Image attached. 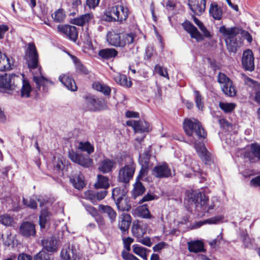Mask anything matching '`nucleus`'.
Instances as JSON below:
<instances>
[{"label": "nucleus", "mask_w": 260, "mask_h": 260, "mask_svg": "<svg viewBox=\"0 0 260 260\" xmlns=\"http://www.w3.org/2000/svg\"><path fill=\"white\" fill-rule=\"evenodd\" d=\"M14 222L13 218L8 214L0 215V223L6 226L12 225Z\"/></svg>", "instance_id": "603ef678"}, {"label": "nucleus", "mask_w": 260, "mask_h": 260, "mask_svg": "<svg viewBox=\"0 0 260 260\" xmlns=\"http://www.w3.org/2000/svg\"><path fill=\"white\" fill-rule=\"evenodd\" d=\"M242 64L243 69L246 71L251 72L254 70V56L251 50L247 49L243 52Z\"/></svg>", "instance_id": "2eb2a0df"}, {"label": "nucleus", "mask_w": 260, "mask_h": 260, "mask_svg": "<svg viewBox=\"0 0 260 260\" xmlns=\"http://www.w3.org/2000/svg\"><path fill=\"white\" fill-rule=\"evenodd\" d=\"M114 79L117 83L125 87H130L133 84L131 80H127L126 75L119 73L114 76Z\"/></svg>", "instance_id": "c9c22d12"}, {"label": "nucleus", "mask_w": 260, "mask_h": 260, "mask_svg": "<svg viewBox=\"0 0 260 260\" xmlns=\"http://www.w3.org/2000/svg\"><path fill=\"white\" fill-rule=\"evenodd\" d=\"M121 256L124 260H140L133 254L123 250L121 252Z\"/></svg>", "instance_id": "052dcab7"}, {"label": "nucleus", "mask_w": 260, "mask_h": 260, "mask_svg": "<svg viewBox=\"0 0 260 260\" xmlns=\"http://www.w3.org/2000/svg\"><path fill=\"white\" fill-rule=\"evenodd\" d=\"M122 241L124 247L126 250V251L128 252L131 250V245L134 242V239L129 237L127 238L123 237Z\"/></svg>", "instance_id": "bf43d9fd"}, {"label": "nucleus", "mask_w": 260, "mask_h": 260, "mask_svg": "<svg viewBox=\"0 0 260 260\" xmlns=\"http://www.w3.org/2000/svg\"><path fill=\"white\" fill-rule=\"evenodd\" d=\"M145 187L141 182V180H136L133 190L134 198H136L138 196L142 195L145 192Z\"/></svg>", "instance_id": "ea45409f"}, {"label": "nucleus", "mask_w": 260, "mask_h": 260, "mask_svg": "<svg viewBox=\"0 0 260 260\" xmlns=\"http://www.w3.org/2000/svg\"><path fill=\"white\" fill-rule=\"evenodd\" d=\"M132 222V217L127 213H122L119 217L118 227L123 235L128 234Z\"/></svg>", "instance_id": "412c9836"}, {"label": "nucleus", "mask_w": 260, "mask_h": 260, "mask_svg": "<svg viewBox=\"0 0 260 260\" xmlns=\"http://www.w3.org/2000/svg\"><path fill=\"white\" fill-rule=\"evenodd\" d=\"M73 58L74 62L75 63L76 71L77 73L84 75H87L89 74V71L86 67V66L82 63L78 58L75 56H73Z\"/></svg>", "instance_id": "e433bc0d"}, {"label": "nucleus", "mask_w": 260, "mask_h": 260, "mask_svg": "<svg viewBox=\"0 0 260 260\" xmlns=\"http://www.w3.org/2000/svg\"><path fill=\"white\" fill-rule=\"evenodd\" d=\"M184 29L189 34L190 37L200 42L204 40V37L197 28L190 21L185 20L181 24Z\"/></svg>", "instance_id": "ddd939ff"}, {"label": "nucleus", "mask_w": 260, "mask_h": 260, "mask_svg": "<svg viewBox=\"0 0 260 260\" xmlns=\"http://www.w3.org/2000/svg\"><path fill=\"white\" fill-rule=\"evenodd\" d=\"M10 59L5 54L0 52V71L11 69Z\"/></svg>", "instance_id": "79ce46f5"}, {"label": "nucleus", "mask_w": 260, "mask_h": 260, "mask_svg": "<svg viewBox=\"0 0 260 260\" xmlns=\"http://www.w3.org/2000/svg\"><path fill=\"white\" fill-rule=\"evenodd\" d=\"M154 69L155 73H157L159 76L167 78L168 79L169 78L168 71L166 68L163 69L161 66L157 64L155 66Z\"/></svg>", "instance_id": "4d7b16f0"}, {"label": "nucleus", "mask_w": 260, "mask_h": 260, "mask_svg": "<svg viewBox=\"0 0 260 260\" xmlns=\"http://www.w3.org/2000/svg\"><path fill=\"white\" fill-rule=\"evenodd\" d=\"M156 196L150 193H147L145 195L141 200L139 201V203L141 204L145 202L150 201L154 200Z\"/></svg>", "instance_id": "0e129e2a"}, {"label": "nucleus", "mask_w": 260, "mask_h": 260, "mask_svg": "<svg viewBox=\"0 0 260 260\" xmlns=\"http://www.w3.org/2000/svg\"><path fill=\"white\" fill-rule=\"evenodd\" d=\"M118 53V51L114 48H105L100 50L98 55L104 60H109L115 58Z\"/></svg>", "instance_id": "cd10ccee"}, {"label": "nucleus", "mask_w": 260, "mask_h": 260, "mask_svg": "<svg viewBox=\"0 0 260 260\" xmlns=\"http://www.w3.org/2000/svg\"><path fill=\"white\" fill-rule=\"evenodd\" d=\"M244 156L248 158L251 163H254L260 160V145L252 143L250 145V151L245 152Z\"/></svg>", "instance_id": "a211bd4d"}, {"label": "nucleus", "mask_w": 260, "mask_h": 260, "mask_svg": "<svg viewBox=\"0 0 260 260\" xmlns=\"http://www.w3.org/2000/svg\"><path fill=\"white\" fill-rule=\"evenodd\" d=\"M69 157L73 162L84 168L91 167L93 164V160L88 155L78 153L73 150L69 152Z\"/></svg>", "instance_id": "6e6552de"}, {"label": "nucleus", "mask_w": 260, "mask_h": 260, "mask_svg": "<svg viewBox=\"0 0 260 260\" xmlns=\"http://www.w3.org/2000/svg\"><path fill=\"white\" fill-rule=\"evenodd\" d=\"M187 245L188 249L190 252L197 253L201 252H205L206 250L204 248V243L200 240L190 241L188 242Z\"/></svg>", "instance_id": "bb28decb"}, {"label": "nucleus", "mask_w": 260, "mask_h": 260, "mask_svg": "<svg viewBox=\"0 0 260 260\" xmlns=\"http://www.w3.org/2000/svg\"><path fill=\"white\" fill-rule=\"evenodd\" d=\"M135 171L136 164L133 159L131 158L128 164L125 165L119 169L117 176L118 181L125 184L129 183L130 180L133 178Z\"/></svg>", "instance_id": "39448f33"}, {"label": "nucleus", "mask_w": 260, "mask_h": 260, "mask_svg": "<svg viewBox=\"0 0 260 260\" xmlns=\"http://www.w3.org/2000/svg\"><path fill=\"white\" fill-rule=\"evenodd\" d=\"M83 206L84 207V208L85 209L86 211L88 212L92 216L94 217L98 215V211L95 207L91 205L84 204H83Z\"/></svg>", "instance_id": "680f3d73"}, {"label": "nucleus", "mask_w": 260, "mask_h": 260, "mask_svg": "<svg viewBox=\"0 0 260 260\" xmlns=\"http://www.w3.org/2000/svg\"><path fill=\"white\" fill-rule=\"evenodd\" d=\"M206 0H189L188 6L194 15L200 16L206 9Z\"/></svg>", "instance_id": "f3484780"}, {"label": "nucleus", "mask_w": 260, "mask_h": 260, "mask_svg": "<svg viewBox=\"0 0 260 260\" xmlns=\"http://www.w3.org/2000/svg\"><path fill=\"white\" fill-rule=\"evenodd\" d=\"M128 190L126 186H117L114 188L112 191V198L114 202L127 196Z\"/></svg>", "instance_id": "b1692460"}, {"label": "nucleus", "mask_w": 260, "mask_h": 260, "mask_svg": "<svg viewBox=\"0 0 260 260\" xmlns=\"http://www.w3.org/2000/svg\"><path fill=\"white\" fill-rule=\"evenodd\" d=\"M34 260H54V259L50 254L42 249L34 256Z\"/></svg>", "instance_id": "49530a36"}, {"label": "nucleus", "mask_w": 260, "mask_h": 260, "mask_svg": "<svg viewBox=\"0 0 260 260\" xmlns=\"http://www.w3.org/2000/svg\"><path fill=\"white\" fill-rule=\"evenodd\" d=\"M133 252L137 255L140 256L143 259L147 258V249L143 247L140 246L138 244L133 245Z\"/></svg>", "instance_id": "09e8293b"}, {"label": "nucleus", "mask_w": 260, "mask_h": 260, "mask_svg": "<svg viewBox=\"0 0 260 260\" xmlns=\"http://www.w3.org/2000/svg\"><path fill=\"white\" fill-rule=\"evenodd\" d=\"M183 128L186 134L189 137L196 136L199 139H205L207 135L201 123L196 119L193 120L185 119L183 122Z\"/></svg>", "instance_id": "7ed1b4c3"}, {"label": "nucleus", "mask_w": 260, "mask_h": 260, "mask_svg": "<svg viewBox=\"0 0 260 260\" xmlns=\"http://www.w3.org/2000/svg\"><path fill=\"white\" fill-rule=\"evenodd\" d=\"M109 186V178L102 175H98L97 176V181L94 184L95 188H104L106 190Z\"/></svg>", "instance_id": "473e14b6"}, {"label": "nucleus", "mask_w": 260, "mask_h": 260, "mask_svg": "<svg viewBox=\"0 0 260 260\" xmlns=\"http://www.w3.org/2000/svg\"><path fill=\"white\" fill-rule=\"evenodd\" d=\"M26 53L28 59L27 64L30 71L37 69L36 73H33V81L36 84V88L40 90L41 87L44 92L48 91V86L53 85V82L42 75V67L39 65V54L35 44L34 43H28Z\"/></svg>", "instance_id": "f257e3e1"}, {"label": "nucleus", "mask_w": 260, "mask_h": 260, "mask_svg": "<svg viewBox=\"0 0 260 260\" xmlns=\"http://www.w3.org/2000/svg\"><path fill=\"white\" fill-rule=\"evenodd\" d=\"M153 172L155 176L159 178H168L172 175L171 169L166 162L155 166L153 169Z\"/></svg>", "instance_id": "aec40b11"}, {"label": "nucleus", "mask_w": 260, "mask_h": 260, "mask_svg": "<svg viewBox=\"0 0 260 260\" xmlns=\"http://www.w3.org/2000/svg\"><path fill=\"white\" fill-rule=\"evenodd\" d=\"M92 87L105 95L109 96L111 94V89L109 86L102 84L99 82H94L92 84Z\"/></svg>", "instance_id": "72a5a7b5"}, {"label": "nucleus", "mask_w": 260, "mask_h": 260, "mask_svg": "<svg viewBox=\"0 0 260 260\" xmlns=\"http://www.w3.org/2000/svg\"><path fill=\"white\" fill-rule=\"evenodd\" d=\"M70 181L73 186L79 190L82 189L86 186L84 176L81 173L73 176L70 178Z\"/></svg>", "instance_id": "393cba45"}, {"label": "nucleus", "mask_w": 260, "mask_h": 260, "mask_svg": "<svg viewBox=\"0 0 260 260\" xmlns=\"http://www.w3.org/2000/svg\"><path fill=\"white\" fill-rule=\"evenodd\" d=\"M57 29L58 31L64 35L69 39L75 42L78 39L77 28L73 25L68 24H59Z\"/></svg>", "instance_id": "9b49d317"}, {"label": "nucleus", "mask_w": 260, "mask_h": 260, "mask_svg": "<svg viewBox=\"0 0 260 260\" xmlns=\"http://www.w3.org/2000/svg\"><path fill=\"white\" fill-rule=\"evenodd\" d=\"M219 31L225 37L228 51L231 53H236L238 46L236 36L239 34H242L243 30L237 27L226 28L223 25L220 27Z\"/></svg>", "instance_id": "f03ea898"}, {"label": "nucleus", "mask_w": 260, "mask_h": 260, "mask_svg": "<svg viewBox=\"0 0 260 260\" xmlns=\"http://www.w3.org/2000/svg\"><path fill=\"white\" fill-rule=\"evenodd\" d=\"M248 81L252 84V87L255 92L254 100L257 103L260 104V83L251 78Z\"/></svg>", "instance_id": "a18cd8bd"}, {"label": "nucleus", "mask_w": 260, "mask_h": 260, "mask_svg": "<svg viewBox=\"0 0 260 260\" xmlns=\"http://www.w3.org/2000/svg\"><path fill=\"white\" fill-rule=\"evenodd\" d=\"M137 216L144 219H151L154 217L151 215L147 204H145L137 208Z\"/></svg>", "instance_id": "7c9ffc66"}, {"label": "nucleus", "mask_w": 260, "mask_h": 260, "mask_svg": "<svg viewBox=\"0 0 260 260\" xmlns=\"http://www.w3.org/2000/svg\"><path fill=\"white\" fill-rule=\"evenodd\" d=\"M127 7L122 5H117L110 8L106 13L105 20L108 22L119 21L126 20L129 15Z\"/></svg>", "instance_id": "20e7f679"}, {"label": "nucleus", "mask_w": 260, "mask_h": 260, "mask_svg": "<svg viewBox=\"0 0 260 260\" xmlns=\"http://www.w3.org/2000/svg\"><path fill=\"white\" fill-rule=\"evenodd\" d=\"M19 233L26 238L35 236L36 234L35 225L29 221H24L19 227Z\"/></svg>", "instance_id": "6ab92c4d"}, {"label": "nucleus", "mask_w": 260, "mask_h": 260, "mask_svg": "<svg viewBox=\"0 0 260 260\" xmlns=\"http://www.w3.org/2000/svg\"><path fill=\"white\" fill-rule=\"evenodd\" d=\"M98 209L101 213L107 214L111 222L115 220L117 214L111 206L101 204L99 205Z\"/></svg>", "instance_id": "2f4dec72"}, {"label": "nucleus", "mask_w": 260, "mask_h": 260, "mask_svg": "<svg viewBox=\"0 0 260 260\" xmlns=\"http://www.w3.org/2000/svg\"><path fill=\"white\" fill-rule=\"evenodd\" d=\"M223 219V216H215L214 217L206 219L203 221L198 222V225L200 226L204 224H217Z\"/></svg>", "instance_id": "8fccbe9b"}, {"label": "nucleus", "mask_w": 260, "mask_h": 260, "mask_svg": "<svg viewBox=\"0 0 260 260\" xmlns=\"http://www.w3.org/2000/svg\"><path fill=\"white\" fill-rule=\"evenodd\" d=\"M135 133H145L149 131V124L145 120H139L137 121L135 125Z\"/></svg>", "instance_id": "58836bf2"}, {"label": "nucleus", "mask_w": 260, "mask_h": 260, "mask_svg": "<svg viewBox=\"0 0 260 260\" xmlns=\"http://www.w3.org/2000/svg\"><path fill=\"white\" fill-rule=\"evenodd\" d=\"M78 149L81 151L86 152L88 154H90L94 152V148L89 141L85 142H80L79 143Z\"/></svg>", "instance_id": "37998d69"}, {"label": "nucleus", "mask_w": 260, "mask_h": 260, "mask_svg": "<svg viewBox=\"0 0 260 260\" xmlns=\"http://www.w3.org/2000/svg\"><path fill=\"white\" fill-rule=\"evenodd\" d=\"M135 35L133 33L125 34L123 36L121 42L124 44L121 47H124L126 44H131L134 41Z\"/></svg>", "instance_id": "6e6d98bb"}, {"label": "nucleus", "mask_w": 260, "mask_h": 260, "mask_svg": "<svg viewBox=\"0 0 260 260\" xmlns=\"http://www.w3.org/2000/svg\"><path fill=\"white\" fill-rule=\"evenodd\" d=\"M84 98L87 108L90 111H99L107 108V102L103 98H97L91 94L85 95Z\"/></svg>", "instance_id": "423d86ee"}, {"label": "nucleus", "mask_w": 260, "mask_h": 260, "mask_svg": "<svg viewBox=\"0 0 260 260\" xmlns=\"http://www.w3.org/2000/svg\"><path fill=\"white\" fill-rule=\"evenodd\" d=\"M209 12V15L215 20H219L222 17V10L216 3L210 4Z\"/></svg>", "instance_id": "c85d7f7f"}, {"label": "nucleus", "mask_w": 260, "mask_h": 260, "mask_svg": "<svg viewBox=\"0 0 260 260\" xmlns=\"http://www.w3.org/2000/svg\"><path fill=\"white\" fill-rule=\"evenodd\" d=\"M22 202L23 204L27 207L36 209L37 208V203L35 200L30 198L29 199H25L23 198Z\"/></svg>", "instance_id": "5fc2aeb1"}, {"label": "nucleus", "mask_w": 260, "mask_h": 260, "mask_svg": "<svg viewBox=\"0 0 260 260\" xmlns=\"http://www.w3.org/2000/svg\"><path fill=\"white\" fill-rule=\"evenodd\" d=\"M31 91V87L29 82L25 80H23V84L21 90L22 97L28 98Z\"/></svg>", "instance_id": "de8ad7c7"}, {"label": "nucleus", "mask_w": 260, "mask_h": 260, "mask_svg": "<svg viewBox=\"0 0 260 260\" xmlns=\"http://www.w3.org/2000/svg\"><path fill=\"white\" fill-rule=\"evenodd\" d=\"M54 22L57 23L62 22L66 17V13L62 8L59 9L55 11L53 14L51 15Z\"/></svg>", "instance_id": "a19ab883"}, {"label": "nucleus", "mask_w": 260, "mask_h": 260, "mask_svg": "<svg viewBox=\"0 0 260 260\" xmlns=\"http://www.w3.org/2000/svg\"><path fill=\"white\" fill-rule=\"evenodd\" d=\"M17 78L19 80L18 76L14 74L8 75L6 74L5 75L0 76V89L4 92H6L9 93L8 91H13L15 89L17 84H15V78Z\"/></svg>", "instance_id": "1a4fd4ad"}, {"label": "nucleus", "mask_w": 260, "mask_h": 260, "mask_svg": "<svg viewBox=\"0 0 260 260\" xmlns=\"http://www.w3.org/2000/svg\"><path fill=\"white\" fill-rule=\"evenodd\" d=\"M73 252V246L71 248L68 246L67 248H63L61 250L60 254L62 259L64 260L70 259V253Z\"/></svg>", "instance_id": "13d9d810"}, {"label": "nucleus", "mask_w": 260, "mask_h": 260, "mask_svg": "<svg viewBox=\"0 0 260 260\" xmlns=\"http://www.w3.org/2000/svg\"><path fill=\"white\" fill-rule=\"evenodd\" d=\"M250 186L260 187V175L252 178L250 181Z\"/></svg>", "instance_id": "774afa93"}, {"label": "nucleus", "mask_w": 260, "mask_h": 260, "mask_svg": "<svg viewBox=\"0 0 260 260\" xmlns=\"http://www.w3.org/2000/svg\"><path fill=\"white\" fill-rule=\"evenodd\" d=\"M95 221L100 228H103L105 225V222L104 218L99 214L94 216Z\"/></svg>", "instance_id": "69168bd1"}, {"label": "nucleus", "mask_w": 260, "mask_h": 260, "mask_svg": "<svg viewBox=\"0 0 260 260\" xmlns=\"http://www.w3.org/2000/svg\"><path fill=\"white\" fill-rule=\"evenodd\" d=\"M107 40L109 44L116 47H121L124 44L121 42L122 38L120 33L110 32L107 35Z\"/></svg>", "instance_id": "a878e982"}, {"label": "nucleus", "mask_w": 260, "mask_h": 260, "mask_svg": "<svg viewBox=\"0 0 260 260\" xmlns=\"http://www.w3.org/2000/svg\"><path fill=\"white\" fill-rule=\"evenodd\" d=\"M189 199L194 204H200L202 207L207 204L209 197L205 193L201 192L199 190H192L188 195Z\"/></svg>", "instance_id": "dca6fc26"}, {"label": "nucleus", "mask_w": 260, "mask_h": 260, "mask_svg": "<svg viewBox=\"0 0 260 260\" xmlns=\"http://www.w3.org/2000/svg\"><path fill=\"white\" fill-rule=\"evenodd\" d=\"M194 102L196 107L202 110L204 107V98L199 90H194Z\"/></svg>", "instance_id": "c03bdc74"}, {"label": "nucleus", "mask_w": 260, "mask_h": 260, "mask_svg": "<svg viewBox=\"0 0 260 260\" xmlns=\"http://www.w3.org/2000/svg\"><path fill=\"white\" fill-rule=\"evenodd\" d=\"M116 165V162L111 159H104L100 163L98 170L100 172L106 174L112 172L113 168Z\"/></svg>", "instance_id": "5701e85b"}, {"label": "nucleus", "mask_w": 260, "mask_h": 260, "mask_svg": "<svg viewBox=\"0 0 260 260\" xmlns=\"http://www.w3.org/2000/svg\"><path fill=\"white\" fill-rule=\"evenodd\" d=\"M240 239L245 248H251L253 247L254 239L250 238L246 231H243L240 234Z\"/></svg>", "instance_id": "f704fd0d"}, {"label": "nucleus", "mask_w": 260, "mask_h": 260, "mask_svg": "<svg viewBox=\"0 0 260 260\" xmlns=\"http://www.w3.org/2000/svg\"><path fill=\"white\" fill-rule=\"evenodd\" d=\"M42 246L47 253H54L58 250V244L54 236L44 238L41 240Z\"/></svg>", "instance_id": "f8f14e48"}, {"label": "nucleus", "mask_w": 260, "mask_h": 260, "mask_svg": "<svg viewBox=\"0 0 260 260\" xmlns=\"http://www.w3.org/2000/svg\"><path fill=\"white\" fill-rule=\"evenodd\" d=\"M132 232L133 235L137 238L141 237L144 234L142 227L138 224H136L134 223L133 224L132 227Z\"/></svg>", "instance_id": "864d4df0"}, {"label": "nucleus", "mask_w": 260, "mask_h": 260, "mask_svg": "<svg viewBox=\"0 0 260 260\" xmlns=\"http://www.w3.org/2000/svg\"><path fill=\"white\" fill-rule=\"evenodd\" d=\"M167 244L165 242H161L157 244H156L155 245H154L153 247V250L154 252H159L161 249H162L164 248L166 246H167Z\"/></svg>", "instance_id": "338daca9"}, {"label": "nucleus", "mask_w": 260, "mask_h": 260, "mask_svg": "<svg viewBox=\"0 0 260 260\" xmlns=\"http://www.w3.org/2000/svg\"><path fill=\"white\" fill-rule=\"evenodd\" d=\"M117 209L122 211H128L132 208L129 198L127 196L115 202Z\"/></svg>", "instance_id": "c756f323"}, {"label": "nucleus", "mask_w": 260, "mask_h": 260, "mask_svg": "<svg viewBox=\"0 0 260 260\" xmlns=\"http://www.w3.org/2000/svg\"><path fill=\"white\" fill-rule=\"evenodd\" d=\"M59 81L70 90L75 91L78 87L73 77L69 74H63L59 77Z\"/></svg>", "instance_id": "4be33fe9"}, {"label": "nucleus", "mask_w": 260, "mask_h": 260, "mask_svg": "<svg viewBox=\"0 0 260 260\" xmlns=\"http://www.w3.org/2000/svg\"><path fill=\"white\" fill-rule=\"evenodd\" d=\"M219 107L226 113L232 112L236 107V104L234 103H224L220 102L219 103Z\"/></svg>", "instance_id": "3c124183"}, {"label": "nucleus", "mask_w": 260, "mask_h": 260, "mask_svg": "<svg viewBox=\"0 0 260 260\" xmlns=\"http://www.w3.org/2000/svg\"><path fill=\"white\" fill-rule=\"evenodd\" d=\"M217 82L221 85L222 91L226 96H236L237 91L232 81L224 73L219 72L217 76Z\"/></svg>", "instance_id": "0eeeda50"}, {"label": "nucleus", "mask_w": 260, "mask_h": 260, "mask_svg": "<svg viewBox=\"0 0 260 260\" xmlns=\"http://www.w3.org/2000/svg\"><path fill=\"white\" fill-rule=\"evenodd\" d=\"M148 168L149 167L141 166V168L139 171V173L137 177L136 180H142L143 177L147 174Z\"/></svg>", "instance_id": "e2e57ef3"}, {"label": "nucleus", "mask_w": 260, "mask_h": 260, "mask_svg": "<svg viewBox=\"0 0 260 260\" xmlns=\"http://www.w3.org/2000/svg\"><path fill=\"white\" fill-rule=\"evenodd\" d=\"M92 16L89 13L82 15L79 17L75 18L73 19V24L82 26L86 23H88L91 19Z\"/></svg>", "instance_id": "4c0bfd02"}, {"label": "nucleus", "mask_w": 260, "mask_h": 260, "mask_svg": "<svg viewBox=\"0 0 260 260\" xmlns=\"http://www.w3.org/2000/svg\"><path fill=\"white\" fill-rule=\"evenodd\" d=\"M196 151L203 162L205 165H211L213 162L211 154L208 151L204 144L200 145L195 144Z\"/></svg>", "instance_id": "4468645a"}, {"label": "nucleus", "mask_w": 260, "mask_h": 260, "mask_svg": "<svg viewBox=\"0 0 260 260\" xmlns=\"http://www.w3.org/2000/svg\"><path fill=\"white\" fill-rule=\"evenodd\" d=\"M106 190L94 191L87 190L84 193L85 199L89 200L93 205H96L98 202L103 200L108 194Z\"/></svg>", "instance_id": "9d476101"}]
</instances>
